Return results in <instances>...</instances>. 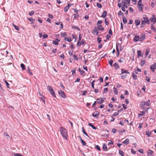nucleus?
Returning a JSON list of instances; mask_svg holds the SVG:
<instances>
[{
	"mask_svg": "<svg viewBox=\"0 0 156 156\" xmlns=\"http://www.w3.org/2000/svg\"><path fill=\"white\" fill-rule=\"evenodd\" d=\"M141 27H143L144 26L146 23L148 24H150L149 20L146 15H144L143 18L141 19Z\"/></svg>",
	"mask_w": 156,
	"mask_h": 156,
	"instance_id": "1",
	"label": "nucleus"
},
{
	"mask_svg": "<svg viewBox=\"0 0 156 156\" xmlns=\"http://www.w3.org/2000/svg\"><path fill=\"white\" fill-rule=\"evenodd\" d=\"M145 38V35L144 34H141L140 36L139 35H136L133 38V41L135 42H137L138 41H142Z\"/></svg>",
	"mask_w": 156,
	"mask_h": 156,
	"instance_id": "2",
	"label": "nucleus"
},
{
	"mask_svg": "<svg viewBox=\"0 0 156 156\" xmlns=\"http://www.w3.org/2000/svg\"><path fill=\"white\" fill-rule=\"evenodd\" d=\"M60 132L63 137L67 140V133L66 129L62 127H61Z\"/></svg>",
	"mask_w": 156,
	"mask_h": 156,
	"instance_id": "3",
	"label": "nucleus"
},
{
	"mask_svg": "<svg viewBox=\"0 0 156 156\" xmlns=\"http://www.w3.org/2000/svg\"><path fill=\"white\" fill-rule=\"evenodd\" d=\"M104 30V28H98L97 27H95L94 29L93 30V31L94 33H96L97 35H98L99 33V32H98V30H101L102 31H103Z\"/></svg>",
	"mask_w": 156,
	"mask_h": 156,
	"instance_id": "4",
	"label": "nucleus"
},
{
	"mask_svg": "<svg viewBox=\"0 0 156 156\" xmlns=\"http://www.w3.org/2000/svg\"><path fill=\"white\" fill-rule=\"evenodd\" d=\"M47 89L51 94L54 97H55L56 96L54 91L52 88V87L49 86H47Z\"/></svg>",
	"mask_w": 156,
	"mask_h": 156,
	"instance_id": "5",
	"label": "nucleus"
},
{
	"mask_svg": "<svg viewBox=\"0 0 156 156\" xmlns=\"http://www.w3.org/2000/svg\"><path fill=\"white\" fill-rule=\"evenodd\" d=\"M58 93L59 95L62 98H66V96L64 92L62 90H60L58 91Z\"/></svg>",
	"mask_w": 156,
	"mask_h": 156,
	"instance_id": "6",
	"label": "nucleus"
},
{
	"mask_svg": "<svg viewBox=\"0 0 156 156\" xmlns=\"http://www.w3.org/2000/svg\"><path fill=\"white\" fill-rule=\"evenodd\" d=\"M142 104L143 105L149 106L150 105V100H148L147 101H143L142 102Z\"/></svg>",
	"mask_w": 156,
	"mask_h": 156,
	"instance_id": "7",
	"label": "nucleus"
},
{
	"mask_svg": "<svg viewBox=\"0 0 156 156\" xmlns=\"http://www.w3.org/2000/svg\"><path fill=\"white\" fill-rule=\"evenodd\" d=\"M150 20L151 22H152L153 24H155L156 23V19L154 15H152V17Z\"/></svg>",
	"mask_w": 156,
	"mask_h": 156,
	"instance_id": "8",
	"label": "nucleus"
},
{
	"mask_svg": "<svg viewBox=\"0 0 156 156\" xmlns=\"http://www.w3.org/2000/svg\"><path fill=\"white\" fill-rule=\"evenodd\" d=\"M150 69L153 73L154 72V70L156 69V63H154V64L151 65L150 67Z\"/></svg>",
	"mask_w": 156,
	"mask_h": 156,
	"instance_id": "9",
	"label": "nucleus"
},
{
	"mask_svg": "<svg viewBox=\"0 0 156 156\" xmlns=\"http://www.w3.org/2000/svg\"><path fill=\"white\" fill-rule=\"evenodd\" d=\"M102 20H99L98 22L97 23V25L98 26V28H103L102 27L101 25V24L102 23Z\"/></svg>",
	"mask_w": 156,
	"mask_h": 156,
	"instance_id": "10",
	"label": "nucleus"
},
{
	"mask_svg": "<svg viewBox=\"0 0 156 156\" xmlns=\"http://www.w3.org/2000/svg\"><path fill=\"white\" fill-rule=\"evenodd\" d=\"M121 72L122 74L126 73L129 74L130 73L127 70H124L123 69H121Z\"/></svg>",
	"mask_w": 156,
	"mask_h": 156,
	"instance_id": "11",
	"label": "nucleus"
},
{
	"mask_svg": "<svg viewBox=\"0 0 156 156\" xmlns=\"http://www.w3.org/2000/svg\"><path fill=\"white\" fill-rule=\"evenodd\" d=\"M99 115V112H96L93 113L92 115L94 117H95L97 118Z\"/></svg>",
	"mask_w": 156,
	"mask_h": 156,
	"instance_id": "12",
	"label": "nucleus"
},
{
	"mask_svg": "<svg viewBox=\"0 0 156 156\" xmlns=\"http://www.w3.org/2000/svg\"><path fill=\"white\" fill-rule=\"evenodd\" d=\"M113 66L114 67L115 69H119V66L118 63H115L113 65Z\"/></svg>",
	"mask_w": 156,
	"mask_h": 156,
	"instance_id": "13",
	"label": "nucleus"
},
{
	"mask_svg": "<svg viewBox=\"0 0 156 156\" xmlns=\"http://www.w3.org/2000/svg\"><path fill=\"white\" fill-rule=\"evenodd\" d=\"M135 23L136 26H137L140 24V21L139 19H136L135 20Z\"/></svg>",
	"mask_w": 156,
	"mask_h": 156,
	"instance_id": "14",
	"label": "nucleus"
},
{
	"mask_svg": "<svg viewBox=\"0 0 156 156\" xmlns=\"http://www.w3.org/2000/svg\"><path fill=\"white\" fill-rule=\"evenodd\" d=\"M59 41H60V40H58V39H56L55 40L53 41V44L55 45H58V42Z\"/></svg>",
	"mask_w": 156,
	"mask_h": 156,
	"instance_id": "15",
	"label": "nucleus"
},
{
	"mask_svg": "<svg viewBox=\"0 0 156 156\" xmlns=\"http://www.w3.org/2000/svg\"><path fill=\"white\" fill-rule=\"evenodd\" d=\"M129 140L128 139H126L125 141L123 142L122 143L125 144L126 145H127L129 143Z\"/></svg>",
	"mask_w": 156,
	"mask_h": 156,
	"instance_id": "16",
	"label": "nucleus"
},
{
	"mask_svg": "<svg viewBox=\"0 0 156 156\" xmlns=\"http://www.w3.org/2000/svg\"><path fill=\"white\" fill-rule=\"evenodd\" d=\"M107 14V12L106 11H104L102 14V17L103 18H105Z\"/></svg>",
	"mask_w": 156,
	"mask_h": 156,
	"instance_id": "17",
	"label": "nucleus"
},
{
	"mask_svg": "<svg viewBox=\"0 0 156 156\" xmlns=\"http://www.w3.org/2000/svg\"><path fill=\"white\" fill-rule=\"evenodd\" d=\"M139 8V10L140 12H142L143 11V5H138Z\"/></svg>",
	"mask_w": 156,
	"mask_h": 156,
	"instance_id": "18",
	"label": "nucleus"
},
{
	"mask_svg": "<svg viewBox=\"0 0 156 156\" xmlns=\"http://www.w3.org/2000/svg\"><path fill=\"white\" fill-rule=\"evenodd\" d=\"M64 40L68 42H71L72 41V39L71 38H67L66 37H65Z\"/></svg>",
	"mask_w": 156,
	"mask_h": 156,
	"instance_id": "19",
	"label": "nucleus"
},
{
	"mask_svg": "<svg viewBox=\"0 0 156 156\" xmlns=\"http://www.w3.org/2000/svg\"><path fill=\"white\" fill-rule=\"evenodd\" d=\"M149 49H146L145 51V58H146L147 57V56L149 54Z\"/></svg>",
	"mask_w": 156,
	"mask_h": 156,
	"instance_id": "20",
	"label": "nucleus"
},
{
	"mask_svg": "<svg viewBox=\"0 0 156 156\" xmlns=\"http://www.w3.org/2000/svg\"><path fill=\"white\" fill-rule=\"evenodd\" d=\"M82 131L83 132V133L87 136H89L88 135V134L86 132L84 128L83 127L82 128Z\"/></svg>",
	"mask_w": 156,
	"mask_h": 156,
	"instance_id": "21",
	"label": "nucleus"
},
{
	"mask_svg": "<svg viewBox=\"0 0 156 156\" xmlns=\"http://www.w3.org/2000/svg\"><path fill=\"white\" fill-rule=\"evenodd\" d=\"M145 111L140 112L139 113V116L140 117L143 115L145 114Z\"/></svg>",
	"mask_w": 156,
	"mask_h": 156,
	"instance_id": "22",
	"label": "nucleus"
},
{
	"mask_svg": "<svg viewBox=\"0 0 156 156\" xmlns=\"http://www.w3.org/2000/svg\"><path fill=\"white\" fill-rule=\"evenodd\" d=\"M120 75L121 78L123 79H125L127 76V75L126 74H123L121 73Z\"/></svg>",
	"mask_w": 156,
	"mask_h": 156,
	"instance_id": "23",
	"label": "nucleus"
},
{
	"mask_svg": "<svg viewBox=\"0 0 156 156\" xmlns=\"http://www.w3.org/2000/svg\"><path fill=\"white\" fill-rule=\"evenodd\" d=\"M27 70L28 71V72L29 74L30 75H33V73H32V72L31 71L29 67H27Z\"/></svg>",
	"mask_w": 156,
	"mask_h": 156,
	"instance_id": "24",
	"label": "nucleus"
},
{
	"mask_svg": "<svg viewBox=\"0 0 156 156\" xmlns=\"http://www.w3.org/2000/svg\"><path fill=\"white\" fill-rule=\"evenodd\" d=\"M151 29L153 30L154 32L156 33V29L154 28V25L153 24H151Z\"/></svg>",
	"mask_w": 156,
	"mask_h": 156,
	"instance_id": "25",
	"label": "nucleus"
},
{
	"mask_svg": "<svg viewBox=\"0 0 156 156\" xmlns=\"http://www.w3.org/2000/svg\"><path fill=\"white\" fill-rule=\"evenodd\" d=\"M132 76H133V78L135 80H136L137 79V75L136 74H135L134 73H132Z\"/></svg>",
	"mask_w": 156,
	"mask_h": 156,
	"instance_id": "26",
	"label": "nucleus"
},
{
	"mask_svg": "<svg viewBox=\"0 0 156 156\" xmlns=\"http://www.w3.org/2000/svg\"><path fill=\"white\" fill-rule=\"evenodd\" d=\"M88 125L90 126L93 129H96V127L94 126L93 125L92 123H88Z\"/></svg>",
	"mask_w": 156,
	"mask_h": 156,
	"instance_id": "27",
	"label": "nucleus"
},
{
	"mask_svg": "<svg viewBox=\"0 0 156 156\" xmlns=\"http://www.w3.org/2000/svg\"><path fill=\"white\" fill-rule=\"evenodd\" d=\"M122 21L124 24H126L127 22V20L126 18L124 17H123L122 18Z\"/></svg>",
	"mask_w": 156,
	"mask_h": 156,
	"instance_id": "28",
	"label": "nucleus"
},
{
	"mask_svg": "<svg viewBox=\"0 0 156 156\" xmlns=\"http://www.w3.org/2000/svg\"><path fill=\"white\" fill-rule=\"evenodd\" d=\"M12 25L16 30H19L18 27L15 25L13 23H12Z\"/></svg>",
	"mask_w": 156,
	"mask_h": 156,
	"instance_id": "29",
	"label": "nucleus"
},
{
	"mask_svg": "<svg viewBox=\"0 0 156 156\" xmlns=\"http://www.w3.org/2000/svg\"><path fill=\"white\" fill-rule=\"evenodd\" d=\"M137 56H138V57H139L140 56L142 57L143 56V55H141V52L140 51H137Z\"/></svg>",
	"mask_w": 156,
	"mask_h": 156,
	"instance_id": "30",
	"label": "nucleus"
},
{
	"mask_svg": "<svg viewBox=\"0 0 156 156\" xmlns=\"http://www.w3.org/2000/svg\"><path fill=\"white\" fill-rule=\"evenodd\" d=\"M119 153L121 156H124V152L120 150H119Z\"/></svg>",
	"mask_w": 156,
	"mask_h": 156,
	"instance_id": "31",
	"label": "nucleus"
},
{
	"mask_svg": "<svg viewBox=\"0 0 156 156\" xmlns=\"http://www.w3.org/2000/svg\"><path fill=\"white\" fill-rule=\"evenodd\" d=\"M80 138L81 142L82 143V144L84 146H86V143L84 141H83L80 137Z\"/></svg>",
	"mask_w": 156,
	"mask_h": 156,
	"instance_id": "32",
	"label": "nucleus"
},
{
	"mask_svg": "<svg viewBox=\"0 0 156 156\" xmlns=\"http://www.w3.org/2000/svg\"><path fill=\"white\" fill-rule=\"evenodd\" d=\"M113 92H114V94L115 95H117L118 94V90L116 88L114 87V91Z\"/></svg>",
	"mask_w": 156,
	"mask_h": 156,
	"instance_id": "33",
	"label": "nucleus"
},
{
	"mask_svg": "<svg viewBox=\"0 0 156 156\" xmlns=\"http://www.w3.org/2000/svg\"><path fill=\"white\" fill-rule=\"evenodd\" d=\"M61 35L62 37H63L66 35V33L65 32H61Z\"/></svg>",
	"mask_w": 156,
	"mask_h": 156,
	"instance_id": "34",
	"label": "nucleus"
},
{
	"mask_svg": "<svg viewBox=\"0 0 156 156\" xmlns=\"http://www.w3.org/2000/svg\"><path fill=\"white\" fill-rule=\"evenodd\" d=\"M146 134L148 136H150L151 134V133L149 131H147L146 132Z\"/></svg>",
	"mask_w": 156,
	"mask_h": 156,
	"instance_id": "35",
	"label": "nucleus"
},
{
	"mask_svg": "<svg viewBox=\"0 0 156 156\" xmlns=\"http://www.w3.org/2000/svg\"><path fill=\"white\" fill-rule=\"evenodd\" d=\"M103 149L104 150H105L107 149V147L105 144H104L103 146Z\"/></svg>",
	"mask_w": 156,
	"mask_h": 156,
	"instance_id": "36",
	"label": "nucleus"
},
{
	"mask_svg": "<svg viewBox=\"0 0 156 156\" xmlns=\"http://www.w3.org/2000/svg\"><path fill=\"white\" fill-rule=\"evenodd\" d=\"M69 8V6H66L64 8V11L65 12H66L68 10Z\"/></svg>",
	"mask_w": 156,
	"mask_h": 156,
	"instance_id": "37",
	"label": "nucleus"
},
{
	"mask_svg": "<svg viewBox=\"0 0 156 156\" xmlns=\"http://www.w3.org/2000/svg\"><path fill=\"white\" fill-rule=\"evenodd\" d=\"M20 66L23 70H24L25 69V66L24 64L23 63L21 64Z\"/></svg>",
	"mask_w": 156,
	"mask_h": 156,
	"instance_id": "38",
	"label": "nucleus"
},
{
	"mask_svg": "<svg viewBox=\"0 0 156 156\" xmlns=\"http://www.w3.org/2000/svg\"><path fill=\"white\" fill-rule=\"evenodd\" d=\"M145 61L144 60H141V65L142 66H143L145 64Z\"/></svg>",
	"mask_w": 156,
	"mask_h": 156,
	"instance_id": "39",
	"label": "nucleus"
},
{
	"mask_svg": "<svg viewBox=\"0 0 156 156\" xmlns=\"http://www.w3.org/2000/svg\"><path fill=\"white\" fill-rule=\"evenodd\" d=\"M95 80H94L91 83L92 87L94 89V82H95Z\"/></svg>",
	"mask_w": 156,
	"mask_h": 156,
	"instance_id": "40",
	"label": "nucleus"
},
{
	"mask_svg": "<svg viewBox=\"0 0 156 156\" xmlns=\"http://www.w3.org/2000/svg\"><path fill=\"white\" fill-rule=\"evenodd\" d=\"M73 28H74L76 29L79 31H80V29L77 26H73L72 27Z\"/></svg>",
	"mask_w": 156,
	"mask_h": 156,
	"instance_id": "41",
	"label": "nucleus"
},
{
	"mask_svg": "<svg viewBox=\"0 0 156 156\" xmlns=\"http://www.w3.org/2000/svg\"><path fill=\"white\" fill-rule=\"evenodd\" d=\"M97 7L99 8H101L102 7V5L100 3H98L97 4Z\"/></svg>",
	"mask_w": 156,
	"mask_h": 156,
	"instance_id": "42",
	"label": "nucleus"
},
{
	"mask_svg": "<svg viewBox=\"0 0 156 156\" xmlns=\"http://www.w3.org/2000/svg\"><path fill=\"white\" fill-rule=\"evenodd\" d=\"M79 71L81 74L83 75L85 74V72L83 70H81L80 68L79 69Z\"/></svg>",
	"mask_w": 156,
	"mask_h": 156,
	"instance_id": "43",
	"label": "nucleus"
},
{
	"mask_svg": "<svg viewBox=\"0 0 156 156\" xmlns=\"http://www.w3.org/2000/svg\"><path fill=\"white\" fill-rule=\"evenodd\" d=\"M118 15L119 16H123V13L121 11L119 12L118 13Z\"/></svg>",
	"mask_w": 156,
	"mask_h": 156,
	"instance_id": "44",
	"label": "nucleus"
},
{
	"mask_svg": "<svg viewBox=\"0 0 156 156\" xmlns=\"http://www.w3.org/2000/svg\"><path fill=\"white\" fill-rule=\"evenodd\" d=\"M113 62V61L112 60H110L108 62V63L111 66H112V64Z\"/></svg>",
	"mask_w": 156,
	"mask_h": 156,
	"instance_id": "45",
	"label": "nucleus"
},
{
	"mask_svg": "<svg viewBox=\"0 0 156 156\" xmlns=\"http://www.w3.org/2000/svg\"><path fill=\"white\" fill-rule=\"evenodd\" d=\"M119 114V113L118 112H115L114 113V114L112 115V116H116L118 115Z\"/></svg>",
	"mask_w": 156,
	"mask_h": 156,
	"instance_id": "46",
	"label": "nucleus"
},
{
	"mask_svg": "<svg viewBox=\"0 0 156 156\" xmlns=\"http://www.w3.org/2000/svg\"><path fill=\"white\" fill-rule=\"evenodd\" d=\"M28 20H29V21H31V22H34L35 21V19H33V18H28Z\"/></svg>",
	"mask_w": 156,
	"mask_h": 156,
	"instance_id": "47",
	"label": "nucleus"
},
{
	"mask_svg": "<svg viewBox=\"0 0 156 156\" xmlns=\"http://www.w3.org/2000/svg\"><path fill=\"white\" fill-rule=\"evenodd\" d=\"M73 15H74V19L77 18H78V17H79V15H78L77 14V13L74 14Z\"/></svg>",
	"mask_w": 156,
	"mask_h": 156,
	"instance_id": "48",
	"label": "nucleus"
},
{
	"mask_svg": "<svg viewBox=\"0 0 156 156\" xmlns=\"http://www.w3.org/2000/svg\"><path fill=\"white\" fill-rule=\"evenodd\" d=\"M4 82H5V83L7 87L8 88H9V84L8 83V82L6 80H4Z\"/></svg>",
	"mask_w": 156,
	"mask_h": 156,
	"instance_id": "49",
	"label": "nucleus"
},
{
	"mask_svg": "<svg viewBox=\"0 0 156 156\" xmlns=\"http://www.w3.org/2000/svg\"><path fill=\"white\" fill-rule=\"evenodd\" d=\"M153 151L151 150H149L148 151V154H149L151 155H152L153 154Z\"/></svg>",
	"mask_w": 156,
	"mask_h": 156,
	"instance_id": "50",
	"label": "nucleus"
},
{
	"mask_svg": "<svg viewBox=\"0 0 156 156\" xmlns=\"http://www.w3.org/2000/svg\"><path fill=\"white\" fill-rule=\"evenodd\" d=\"M95 148L99 151H101V149L100 147L98 145H96L95 146Z\"/></svg>",
	"mask_w": 156,
	"mask_h": 156,
	"instance_id": "51",
	"label": "nucleus"
},
{
	"mask_svg": "<svg viewBox=\"0 0 156 156\" xmlns=\"http://www.w3.org/2000/svg\"><path fill=\"white\" fill-rule=\"evenodd\" d=\"M97 41L98 43H100L101 41V38L100 37H98L97 38Z\"/></svg>",
	"mask_w": 156,
	"mask_h": 156,
	"instance_id": "52",
	"label": "nucleus"
},
{
	"mask_svg": "<svg viewBox=\"0 0 156 156\" xmlns=\"http://www.w3.org/2000/svg\"><path fill=\"white\" fill-rule=\"evenodd\" d=\"M34 11H32L30 12L29 13V15L30 16H31L34 14Z\"/></svg>",
	"mask_w": 156,
	"mask_h": 156,
	"instance_id": "53",
	"label": "nucleus"
},
{
	"mask_svg": "<svg viewBox=\"0 0 156 156\" xmlns=\"http://www.w3.org/2000/svg\"><path fill=\"white\" fill-rule=\"evenodd\" d=\"M97 100H99V101L98 102V104H101L102 103V101L99 98L97 99Z\"/></svg>",
	"mask_w": 156,
	"mask_h": 156,
	"instance_id": "54",
	"label": "nucleus"
},
{
	"mask_svg": "<svg viewBox=\"0 0 156 156\" xmlns=\"http://www.w3.org/2000/svg\"><path fill=\"white\" fill-rule=\"evenodd\" d=\"M122 6L125 7V6H126V3L125 2V1L124 0L122 1Z\"/></svg>",
	"mask_w": 156,
	"mask_h": 156,
	"instance_id": "55",
	"label": "nucleus"
},
{
	"mask_svg": "<svg viewBox=\"0 0 156 156\" xmlns=\"http://www.w3.org/2000/svg\"><path fill=\"white\" fill-rule=\"evenodd\" d=\"M4 134L5 136L9 137V138L10 137L9 135L6 133H4Z\"/></svg>",
	"mask_w": 156,
	"mask_h": 156,
	"instance_id": "56",
	"label": "nucleus"
},
{
	"mask_svg": "<svg viewBox=\"0 0 156 156\" xmlns=\"http://www.w3.org/2000/svg\"><path fill=\"white\" fill-rule=\"evenodd\" d=\"M146 80L147 81L148 83L150 82V79L147 76L146 77Z\"/></svg>",
	"mask_w": 156,
	"mask_h": 156,
	"instance_id": "57",
	"label": "nucleus"
},
{
	"mask_svg": "<svg viewBox=\"0 0 156 156\" xmlns=\"http://www.w3.org/2000/svg\"><path fill=\"white\" fill-rule=\"evenodd\" d=\"M116 129H112V132L114 133H116Z\"/></svg>",
	"mask_w": 156,
	"mask_h": 156,
	"instance_id": "58",
	"label": "nucleus"
},
{
	"mask_svg": "<svg viewBox=\"0 0 156 156\" xmlns=\"http://www.w3.org/2000/svg\"><path fill=\"white\" fill-rule=\"evenodd\" d=\"M48 35L46 34H44L43 35V38L44 39H45L46 38L48 37Z\"/></svg>",
	"mask_w": 156,
	"mask_h": 156,
	"instance_id": "59",
	"label": "nucleus"
},
{
	"mask_svg": "<svg viewBox=\"0 0 156 156\" xmlns=\"http://www.w3.org/2000/svg\"><path fill=\"white\" fill-rule=\"evenodd\" d=\"M138 151L140 152V153L143 154V150L142 149H140L138 150Z\"/></svg>",
	"mask_w": 156,
	"mask_h": 156,
	"instance_id": "60",
	"label": "nucleus"
},
{
	"mask_svg": "<svg viewBox=\"0 0 156 156\" xmlns=\"http://www.w3.org/2000/svg\"><path fill=\"white\" fill-rule=\"evenodd\" d=\"M85 42V41L82 39L81 42V44L83 45Z\"/></svg>",
	"mask_w": 156,
	"mask_h": 156,
	"instance_id": "61",
	"label": "nucleus"
},
{
	"mask_svg": "<svg viewBox=\"0 0 156 156\" xmlns=\"http://www.w3.org/2000/svg\"><path fill=\"white\" fill-rule=\"evenodd\" d=\"M141 2H142V1H140V0H139L138 2V5H142L141 4Z\"/></svg>",
	"mask_w": 156,
	"mask_h": 156,
	"instance_id": "62",
	"label": "nucleus"
},
{
	"mask_svg": "<svg viewBox=\"0 0 156 156\" xmlns=\"http://www.w3.org/2000/svg\"><path fill=\"white\" fill-rule=\"evenodd\" d=\"M122 106L123 108L125 109H126V105L124 104H122Z\"/></svg>",
	"mask_w": 156,
	"mask_h": 156,
	"instance_id": "63",
	"label": "nucleus"
},
{
	"mask_svg": "<svg viewBox=\"0 0 156 156\" xmlns=\"http://www.w3.org/2000/svg\"><path fill=\"white\" fill-rule=\"evenodd\" d=\"M48 17L52 19L53 18V16L51 14H49L48 15Z\"/></svg>",
	"mask_w": 156,
	"mask_h": 156,
	"instance_id": "64",
	"label": "nucleus"
}]
</instances>
